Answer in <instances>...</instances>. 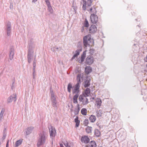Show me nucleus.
<instances>
[{
	"label": "nucleus",
	"instance_id": "nucleus-30",
	"mask_svg": "<svg viewBox=\"0 0 147 147\" xmlns=\"http://www.w3.org/2000/svg\"><path fill=\"white\" fill-rule=\"evenodd\" d=\"M90 147H96L97 146L96 142L94 141H92L90 143Z\"/></svg>",
	"mask_w": 147,
	"mask_h": 147
},
{
	"label": "nucleus",
	"instance_id": "nucleus-1",
	"mask_svg": "<svg viewBox=\"0 0 147 147\" xmlns=\"http://www.w3.org/2000/svg\"><path fill=\"white\" fill-rule=\"evenodd\" d=\"M47 138V136L45 132L43 131L39 135V137L37 144L38 147L44 144Z\"/></svg>",
	"mask_w": 147,
	"mask_h": 147
},
{
	"label": "nucleus",
	"instance_id": "nucleus-23",
	"mask_svg": "<svg viewBox=\"0 0 147 147\" xmlns=\"http://www.w3.org/2000/svg\"><path fill=\"white\" fill-rule=\"evenodd\" d=\"M79 96V94H76L73 97V102L75 104H77L78 103L77 101V98Z\"/></svg>",
	"mask_w": 147,
	"mask_h": 147
},
{
	"label": "nucleus",
	"instance_id": "nucleus-26",
	"mask_svg": "<svg viewBox=\"0 0 147 147\" xmlns=\"http://www.w3.org/2000/svg\"><path fill=\"white\" fill-rule=\"evenodd\" d=\"M89 119L91 122H94L96 120V117L94 115H91L89 117Z\"/></svg>",
	"mask_w": 147,
	"mask_h": 147
},
{
	"label": "nucleus",
	"instance_id": "nucleus-46",
	"mask_svg": "<svg viewBox=\"0 0 147 147\" xmlns=\"http://www.w3.org/2000/svg\"><path fill=\"white\" fill-rule=\"evenodd\" d=\"M78 113H79L78 111H77V110H76L74 111V114L75 115H77L78 114Z\"/></svg>",
	"mask_w": 147,
	"mask_h": 147
},
{
	"label": "nucleus",
	"instance_id": "nucleus-16",
	"mask_svg": "<svg viewBox=\"0 0 147 147\" xmlns=\"http://www.w3.org/2000/svg\"><path fill=\"white\" fill-rule=\"evenodd\" d=\"M80 85L78 84H76L75 86V88L72 90L73 94H78L79 92Z\"/></svg>",
	"mask_w": 147,
	"mask_h": 147
},
{
	"label": "nucleus",
	"instance_id": "nucleus-24",
	"mask_svg": "<svg viewBox=\"0 0 147 147\" xmlns=\"http://www.w3.org/2000/svg\"><path fill=\"white\" fill-rule=\"evenodd\" d=\"M81 78L83 79L82 77H81V74H79L78 75L77 77V80L78 82L77 84H78L79 85L80 84L81 82Z\"/></svg>",
	"mask_w": 147,
	"mask_h": 147
},
{
	"label": "nucleus",
	"instance_id": "nucleus-43",
	"mask_svg": "<svg viewBox=\"0 0 147 147\" xmlns=\"http://www.w3.org/2000/svg\"><path fill=\"white\" fill-rule=\"evenodd\" d=\"M90 53L91 55H92L94 52V50L93 49H90Z\"/></svg>",
	"mask_w": 147,
	"mask_h": 147
},
{
	"label": "nucleus",
	"instance_id": "nucleus-10",
	"mask_svg": "<svg viewBox=\"0 0 147 147\" xmlns=\"http://www.w3.org/2000/svg\"><path fill=\"white\" fill-rule=\"evenodd\" d=\"M17 96L16 94H13L12 95L10 96L8 98L7 102L8 103L12 102L13 100L15 102L16 100Z\"/></svg>",
	"mask_w": 147,
	"mask_h": 147
},
{
	"label": "nucleus",
	"instance_id": "nucleus-59",
	"mask_svg": "<svg viewBox=\"0 0 147 147\" xmlns=\"http://www.w3.org/2000/svg\"><path fill=\"white\" fill-rule=\"evenodd\" d=\"M4 136H3V138H4H4H5V136H4Z\"/></svg>",
	"mask_w": 147,
	"mask_h": 147
},
{
	"label": "nucleus",
	"instance_id": "nucleus-54",
	"mask_svg": "<svg viewBox=\"0 0 147 147\" xmlns=\"http://www.w3.org/2000/svg\"><path fill=\"white\" fill-rule=\"evenodd\" d=\"M60 49V47L59 48H58V47H57V48H55V49Z\"/></svg>",
	"mask_w": 147,
	"mask_h": 147
},
{
	"label": "nucleus",
	"instance_id": "nucleus-52",
	"mask_svg": "<svg viewBox=\"0 0 147 147\" xmlns=\"http://www.w3.org/2000/svg\"><path fill=\"white\" fill-rule=\"evenodd\" d=\"M84 27H82V30H81L82 32H83V31H84Z\"/></svg>",
	"mask_w": 147,
	"mask_h": 147
},
{
	"label": "nucleus",
	"instance_id": "nucleus-60",
	"mask_svg": "<svg viewBox=\"0 0 147 147\" xmlns=\"http://www.w3.org/2000/svg\"><path fill=\"white\" fill-rule=\"evenodd\" d=\"M14 83V82H13V84Z\"/></svg>",
	"mask_w": 147,
	"mask_h": 147
},
{
	"label": "nucleus",
	"instance_id": "nucleus-56",
	"mask_svg": "<svg viewBox=\"0 0 147 147\" xmlns=\"http://www.w3.org/2000/svg\"><path fill=\"white\" fill-rule=\"evenodd\" d=\"M92 99H94V97H92Z\"/></svg>",
	"mask_w": 147,
	"mask_h": 147
},
{
	"label": "nucleus",
	"instance_id": "nucleus-5",
	"mask_svg": "<svg viewBox=\"0 0 147 147\" xmlns=\"http://www.w3.org/2000/svg\"><path fill=\"white\" fill-rule=\"evenodd\" d=\"M49 129L51 138L54 137L56 134V131L55 128H53L52 125H50L49 127Z\"/></svg>",
	"mask_w": 147,
	"mask_h": 147
},
{
	"label": "nucleus",
	"instance_id": "nucleus-6",
	"mask_svg": "<svg viewBox=\"0 0 147 147\" xmlns=\"http://www.w3.org/2000/svg\"><path fill=\"white\" fill-rule=\"evenodd\" d=\"M94 59L92 56H89L87 57L86 60V63L88 65H90L94 62Z\"/></svg>",
	"mask_w": 147,
	"mask_h": 147
},
{
	"label": "nucleus",
	"instance_id": "nucleus-29",
	"mask_svg": "<svg viewBox=\"0 0 147 147\" xmlns=\"http://www.w3.org/2000/svg\"><path fill=\"white\" fill-rule=\"evenodd\" d=\"M5 110L4 108H2L1 109V113H0V121H1L2 119V117L4 114Z\"/></svg>",
	"mask_w": 147,
	"mask_h": 147
},
{
	"label": "nucleus",
	"instance_id": "nucleus-21",
	"mask_svg": "<svg viewBox=\"0 0 147 147\" xmlns=\"http://www.w3.org/2000/svg\"><path fill=\"white\" fill-rule=\"evenodd\" d=\"M90 92V88H87L84 91V93H83L82 94H84V95L87 97L89 96V94Z\"/></svg>",
	"mask_w": 147,
	"mask_h": 147
},
{
	"label": "nucleus",
	"instance_id": "nucleus-44",
	"mask_svg": "<svg viewBox=\"0 0 147 147\" xmlns=\"http://www.w3.org/2000/svg\"><path fill=\"white\" fill-rule=\"evenodd\" d=\"M45 1L47 5H50V2H49V0H45Z\"/></svg>",
	"mask_w": 147,
	"mask_h": 147
},
{
	"label": "nucleus",
	"instance_id": "nucleus-14",
	"mask_svg": "<svg viewBox=\"0 0 147 147\" xmlns=\"http://www.w3.org/2000/svg\"><path fill=\"white\" fill-rule=\"evenodd\" d=\"M90 139L88 137L86 136H82L81 139L82 142L85 144L88 143L90 142Z\"/></svg>",
	"mask_w": 147,
	"mask_h": 147
},
{
	"label": "nucleus",
	"instance_id": "nucleus-53",
	"mask_svg": "<svg viewBox=\"0 0 147 147\" xmlns=\"http://www.w3.org/2000/svg\"><path fill=\"white\" fill-rule=\"evenodd\" d=\"M37 1V0H33L32 1V2H36V1Z\"/></svg>",
	"mask_w": 147,
	"mask_h": 147
},
{
	"label": "nucleus",
	"instance_id": "nucleus-25",
	"mask_svg": "<svg viewBox=\"0 0 147 147\" xmlns=\"http://www.w3.org/2000/svg\"><path fill=\"white\" fill-rule=\"evenodd\" d=\"M96 116L97 117H99L101 116L102 113V110H99L97 111L96 112Z\"/></svg>",
	"mask_w": 147,
	"mask_h": 147
},
{
	"label": "nucleus",
	"instance_id": "nucleus-15",
	"mask_svg": "<svg viewBox=\"0 0 147 147\" xmlns=\"http://www.w3.org/2000/svg\"><path fill=\"white\" fill-rule=\"evenodd\" d=\"M34 129L33 127L31 126L27 127L25 130L24 132L25 134L26 135H30L32 132L33 130Z\"/></svg>",
	"mask_w": 147,
	"mask_h": 147
},
{
	"label": "nucleus",
	"instance_id": "nucleus-49",
	"mask_svg": "<svg viewBox=\"0 0 147 147\" xmlns=\"http://www.w3.org/2000/svg\"><path fill=\"white\" fill-rule=\"evenodd\" d=\"M145 61L147 62V55L146 57L144 58Z\"/></svg>",
	"mask_w": 147,
	"mask_h": 147
},
{
	"label": "nucleus",
	"instance_id": "nucleus-17",
	"mask_svg": "<svg viewBox=\"0 0 147 147\" xmlns=\"http://www.w3.org/2000/svg\"><path fill=\"white\" fill-rule=\"evenodd\" d=\"M87 10L91 15L96 14L97 13V11L96 8L94 6L90 8H89V9H88Z\"/></svg>",
	"mask_w": 147,
	"mask_h": 147
},
{
	"label": "nucleus",
	"instance_id": "nucleus-41",
	"mask_svg": "<svg viewBox=\"0 0 147 147\" xmlns=\"http://www.w3.org/2000/svg\"><path fill=\"white\" fill-rule=\"evenodd\" d=\"M63 143L64 145L66 147H70V146L68 144V143L67 141L65 142H63Z\"/></svg>",
	"mask_w": 147,
	"mask_h": 147
},
{
	"label": "nucleus",
	"instance_id": "nucleus-39",
	"mask_svg": "<svg viewBox=\"0 0 147 147\" xmlns=\"http://www.w3.org/2000/svg\"><path fill=\"white\" fill-rule=\"evenodd\" d=\"M92 2L93 0H88L87 3L88 6H91Z\"/></svg>",
	"mask_w": 147,
	"mask_h": 147
},
{
	"label": "nucleus",
	"instance_id": "nucleus-36",
	"mask_svg": "<svg viewBox=\"0 0 147 147\" xmlns=\"http://www.w3.org/2000/svg\"><path fill=\"white\" fill-rule=\"evenodd\" d=\"M22 142V140L20 139L17 141L16 142V146L18 147V146L21 144Z\"/></svg>",
	"mask_w": 147,
	"mask_h": 147
},
{
	"label": "nucleus",
	"instance_id": "nucleus-4",
	"mask_svg": "<svg viewBox=\"0 0 147 147\" xmlns=\"http://www.w3.org/2000/svg\"><path fill=\"white\" fill-rule=\"evenodd\" d=\"M51 101L52 103V105L53 107L57 108V102L56 99V97L52 91L51 93Z\"/></svg>",
	"mask_w": 147,
	"mask_h": 147
},
{
	"label": "nucleus",
	"instance_id": "nucleus-19",
	"mask_svg": "<svg viewBox=\"0 0 147 147\" xmlns=\"http://www.w3.org/2000/svg\"><path fill=\"white\" fill-rule=\"evenodd\" d=\"M14 55V49L13 47L11 48L10 51L9 59L10 60H12Z\"/></svg>",
	"mask_w": 147,
	"mask_h": 147
},
{
	"label": "nucleus",
	"instance_id": "nucleus-28",
	"mask_svg": "<svg viewBox=\"0 0 147 147\" xmlns=\"http://www.w3.org/2000/svg\"><path fill=\"white\" fill-rule=\"evenodd\" d=\"M83 3L82 9L84 10H85L86 9V2L85 0H82Z\"/></svg>",
	"mask_w": 147,
	"mask_h": 147
},
{
	"label": "nucleus",
	"instance_id": "nucleus-3",
	"mask_svg": "<svg viewBox=\"0 0 147 147\" xmlns=\"http://www.w3.org/2000/svg\"><path fill=\"white\" fill-rule=\"evenodd\" d=\"M79 99L80 102H82V104L83 105H86L89 102L88 99L84 94H81L79 96Z\"/></svg>",
	"mask_w": 147,
	"mask_h": 147
},
{
	"label": "nucleus",
	"instance_id": "nucleus-42",
	"mask_svg": "<svg viewBox=\"0 0 147 147\" xmlns=\"http://www.w3.org/2000/svg\"><path fill=\"white\" fill-rule=\"evenodd\" d=\"M36 59L35 58H34V61L33 62V67H36Z\"/></svg>",
	"mask_w": 147,
	"mask_h": 147
},
{
	"label": "nucleus",
	"instance_id": "nucleus-45",
	"mask_svg": "<svg viewBox=\"0 0 147 147\" xmlns=\"http://www.w3.org/2000/svg\"><path fill=\"white\" fill-rule=\"evenodd\" d=\"M33 75V79H35L36 78V73H32Z\"/></svg>",
	"mask_w": 147,
	"mask_h": 147
},
{
	"label": "nucleus",
	"instance_id": "nucleus-22",
	"mask_svg": "<svg viewBox=\"0 0 147 147\" xmlns=\"http://www.w3.org/2000/svg\"><path fill=\"white\" fill-rule=\"evenodd\" d=\"M85 71L87 74H88L92 71V68L90 66L87 67L85 69Z\"/></svg>",
	"mask_w": 147,
	"mask_h": 147
},
{
	"label": "nucleus",
	"instance_id": "nucleus-38",
	"mask_svg": "<svg viewBox=\"0 0 147 147\" xmlns=\"http://www.w3.org/2000/svg\"><path fill=\"white\" fill-rule=\"evenodd\" d=\"M88 119H85L84 121V125L85 126H87L88 124Z\"/></svg>",
	"mask_w": 147,
	"mask_h": 147
},
{
	"label": "nucleus",
	"instance_id": "nucleus-58",
	"mask_svg": "<svg viewBox=\"0 0 147 147\" xmlns=\"http://www.w3.org/2000/svg\"><path fill=\"white\" fill-rule=\"evenodd\" d=\"M4 136H3V138H4H4H5V136H4Z\"/></svg>",
	"mask_w": 147,
	"mask_h": 147
},
{
	"label": "nucleus",
	"instance_id": "nucleus-51",
	"mask_svg": "<svg viewBox=\"0 0 147 147\" xmlns=\"http://www.w3.org/2000/svg\"><path fill=\"white\" fill-rule=\"evenodd\" d=\"M60 146L61 147H63V144L62 143L60 144Z\"/></svg>",
	"mask_w": 147,
	"mask_h": 147
},
{
	"label": "nucleus",
	"instance_id": "nucleus-57",
	"mask_svg": "<svg viewBox=\"0 0 147 147\" xmlns=\"http://www.w3.org/2000/svg\"><path fill=\"white\" fill-rule=\"evenodd\" d=\"M4 136H3V138H4H4H5V136H4Z\"/></svg>",
	"mask_w": 147,
	"mask_h": 147
},
{
	"label": "nucleus",
	"instance_id": "nucleus-31",
	"mask_svg": "<svg viewBox=\"0 0 147 147\" xmlns=\"http://www.w3.org/2000/svg\"><path fill=\"white\" fill-rule=\"evenodd\" d=\"M86 130L87 133H90L92 132V127H91L88 126L86 129Z\"/></svg>",
	"mask_w": 147,
	"mask_h": 147
},
{
	"label": "nucleus",
	"instance_id": "nucleus-61",
	"mask_svg": "<svg viewBox=\"0 0 147 147\" xmlns=\"http://www.w3.org/2000/svg\"><path fill=\"white\" fill-rule=\"evenodd\" d=\"M98 147H102V146H100V147H99V146H98Z\"/></svg>",
	"mask_w": 147,
	"mask_h": 147
},
{
	"label": "nucleus",
	"instance_id": "nucleus-35",
	"mask_svg": "<svg viewBox=\"0 0 147 147\" xmlns=\"http://www.w3.org/2000/svg\"><path fill=\"white\" fill-rule=\"evenodd\" d=\"M81 113L84 115H86L87 114V110L86 109L83 108L81 110Z\"/></svg>",
	"mask_w": 147,
	"mask_h": 147
},
{
	"label": "nucleus",
	"instance_id": "nucleus-12",
	"mask_svg": "<svg viewBox=\"0 0 147 147\" xmlns=\"http://www.w3.org/2000/svg\"><path fill=\"white\" fill-rule=\"evenodd\" d=\"M89 30L90 33L94 34L97 31V27L95 25H92L90 27Z\"/></svg>",
	"mask_w": 147,
	"mask_h": 147
},
{
	"label": "nucleus",
	"instance_id": "nucleus-18",
	"mask_svg": "<svg viewBox=\"0 0 147 147\" xmlns=\"http://www.w3.org/2000/svg\"><path fill=\"white\" fill-rule=\"evenodd\" d=\"M86 51H84L81 55L80 59L79 60V62L80 63H82L84 61V59L86 57Z\"/></svg>",
	"mask_w": 147,
	"mask_h": 147
},
{
	"label": "nucleus",
	"instance_id": "nucleus-50",
	"mask_svg": "<svg viewBox=\"0 0 147 147\" xmlns=\"http://www.w3.org/2000/svg\"><path fill=\"white\" fill-rule=\"evenodd\" d=\"M36 67H33V73H35V69Z\"/></svg>",
	"mask_w": 147,
	"mask_h": 147
},
{
	"label": "nucleus",
	"instance_id": "nucleus-7",
	"mask_svg": "<svg viewBox=\"0 0 147 147\" xmlns=\"http://www.w3.org/2000/svg\"><path fill=\"white\" fill-rule=\"evenodd\" d=\"M82 50V48L81 46H79L78 47V49L75 51V53L73 57L71 58V60H72L74 59L80 53V52Z\"/></svg>",
	"mask_w": 147,
	"mask_h": 147
},
{
	"label": "nucleus",
	"instance_id": "nucleus-33",
	"mask_svg": "<svg viewBox=\"0 0 147 147\" xmlns=\"http://www.w3.org/2000/svg\"><path fill=\"white\" fill-rule=\"evenodd\" d=\"M72 88V85L71 83H69L68 85L67 91L69 92H71V89Z\"/></svg>",
	"mask_w": 147,
	"mask_h": 147
},
{
	"label": "nucleus",
	"instance_id": "nucleus-9",
	"mask_svg": "<svg viewBox=\"0 0 147 147\" xmlns=\"http://www.w3.org/2000/svg\"><path fill=\"white\" fill-rule=\"evenodd\" d=\"M33 51H28L27 55L28 62L29 63H30L33 59Z\"/></svg>",
	"mask_w": 147,
	"mask_h": 147
},
{
	"label": "nucleus",
	"instance_id": "nucleus-13",
	"mask_svg": "<svg viewBox=\"0 0 147 147\" xmlns=\"http://www.w3.org/2000/svg\"><path fill=\"white\" fill-rule=\"evenodd\" d=\"M90 79L89 77H86L84 79V82L83 83L84 87L86 88L89 86L90 85Z\"/></svg>",
	"mask_w": 147,
	"mask_h": 147
},
{
	"label": "nucleus",
	"instance_id": "nucleus-8",
	"mask_svg": "<svg viewBox=\"0 0 147 147\" xmlns=\"http://www.w3.org/2000/svg\"><path fill=\"white\" fill-rule=\"evenodd\" d=\"M90 18L91 22L93 24H96L98 21V18L96 14L91 15Z\"/></svg>",
	"mask_w": 147,
	"mask_h": 147
},
{
	"label": "nucleus",
	"instance_id": "nucleus-55",
	"mask_svg": "<svg viewBox=\"0 0 147 147\" xmlns=\"http://www.w3.org/2000/svg\"><path fill=\"white\" fill-rule=\"evenodd\" d=\"M85 147H88V146L87 145H86L85 146Z\"/></svg>",
	"mask_w": 147,
	"mask_h": 147
},
{
	"label": "nucleus",
	"instance_id": "nucleus-20",
	"mask_svg": "<svg viewBox=\"0 0 147 147\" xmlns=\"http://www.w3.org/2000/svg\"><path fill=\"white\" fill-rule=\"evenodd\" d=\"M102 103V101L100 98H97L96 101V105L98 108H99L101 106Z\"/></svg>",
	"mask_w": 147,
	"mask_h": 147
},
{
	"label": "nucleus",
	"instance_id": "nucleus-48",
	"mask_svg": "<svg viewBox=\"0 0 147 147\" xmlns=\"http://www.w3.org/2000/svg\"><path fill=\"white\" fill-rule=\"evenodd\" d=\"M79 104H78L77 105V107H78V109L76 110H77V111H78V112H79V111H80V108L79 107Z\"/></svg>",
	"mask_w": 147,
	"mask_h": 147
},
{
	"label": "nucleus",
	"instance_id": "nucleus-63",
	"mask_svg": "<svg viewBox=\"0 0 147 147\" xmlns=\"http://www.w3.org/2000/svg\"><path fill=\"white\" fill-rule=\"evenodd\" d=\"M146 80L147 81V79H146Z\"/></svg>",
	"mask_w": 147,
	"mask_h": 147
},
{
	"label": "nucleus",
	"instance_id": "nucleus-34",
	"mask_svg": "<svg viewBox=\"0 0 147 147\" xmlns=\"http://www.w3.org/2000/svg\"><path fill=\"white\" fill-rule=\"evenodd\" d=\"M11 26L10 24L8 25L7 26V32L8 36H9V34H10V32Z\"/></svg>",
	"mask_w": 147,
	"mask_h": 147
},
{
	"label": "nucleus",
	"instance_id": "nucleus-32",
	"mask_svg": "<svg viewBox=\"0 0 147 147\" xmlns=\"http://www.w3.org/2000/svg\"><path fill=\"white\" fill-rule=\"evenodd\" d=\"M95 135L97 137H99L100 134L99 131L98 129H95L94 131Z\"/></svg>",
	"mask_w": 147,
	"mask_h": 147
},
{
	"label": "nucleus",
	"instance_id": "nucleus-37",
	"mask_svg": "<svg viewBox=\"0 0 147 147\" xmlns=\"http://www.w3.org/2000/svg\"><path fill=\"white\" fill-rule=\"evenodd\" d=\"M48 7V10L51 13H52L53 12V10L51 6L50 5H47Z\"/></svg>",
	"mask_w": 147,
	"mask_h": 147
},
{
	"label": "nucleus",
	"instance_id": "nucleus-11",
	"mask_svg": "<svg viewBox=\"0 0 147 147\" xmlns=\"http://www.w3.org/2000/svg\"><path fill=\"white\" fill-rule=\"evenodd\" d=\"M29 49L28 51H33V49L35 47V44L32 40H30L28 41Z\"/></svg>",
	"mask_w": 147,
	"mask_h": 147
},
{
	"label": "nucleus",
	"instance_id": "nucleus-40",
	"mask_svg": "<svg viewBox=\"0 0 147 147\" xmlns=\"http://www.w3.org/2000/svg\"><path fill=\"white\" fill-rule=\"evenodd\" d=\"M84 26L86 27H88L89 26V23H88L87 20H86L85 21L84 23Z\"/></svg>",
	"mask_w": 147,
	"mask_h": 147
},
{
	"label": "nucleus",
	"instance_id": "nucleus-27",
	"mask_svg": "<svg viewBox=\"0 0 147 147\" xmlns=\"http://www.w3.org/2000/svg\"><path fill=\"white\" fill-rule=\"evenodd\" d=\"M74 121L76 123V127H77L79 125L80 121L78 120V117H76L74 119Z\"/></svg>",
	"mask_w": 147,
	"mask_h": 147
},
{
	"label": "nucleus",
	"instance_id": "nucleus-62",
	"mask_svg": "<svg viewBox=\"0 0 147 147\" xmlns=\"http://www.w3.org/2000/svg\"><path fill=\"white\" fill-rule=\"evenodd\" d=\"M15 147H18L16 146Z\"/></svg>",
	"mask_w": 147,
	"mask_h": 147
},
{
	"label": "nucleus",
	"instance_id": "nucleus-2",
	"mask_svg": "<svg viewBox=\"0 0 147 147\" xmlns=\"http://www.w3.org/2000/svg\"><path fill=\"white\" fill-rule=\"evenodd\" d=\"M83 43L85 47L94 45V41L91 37H83Z\"/></svg>",
	"mask_w": 147,
	"mask_h": 147
},
{
	"label": "nucleus",
	"instance_id": "nucleus-47",
	"mask_svg": "<svg viewBox=\"0 0 147 147\" xmlns=\"http://www.w3.org/2000/svg\"><path fill=\"white\" fill-rule=\"evenodd\" d=\"M9 140H8L7 141V143L6 144V147H8V146H9Z\"/></svg>",
	"mask_w": 147,
	"mask_h": 147
}]
</instances>
